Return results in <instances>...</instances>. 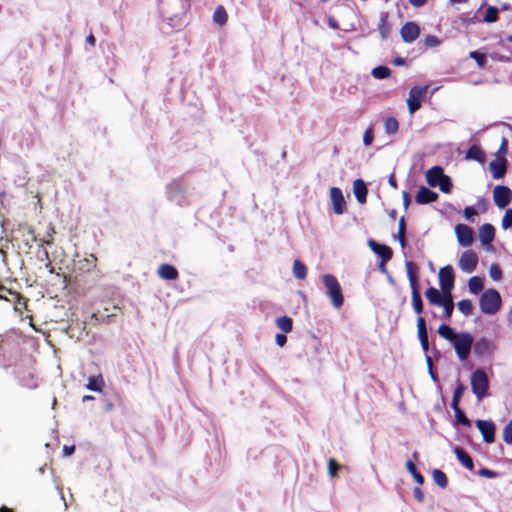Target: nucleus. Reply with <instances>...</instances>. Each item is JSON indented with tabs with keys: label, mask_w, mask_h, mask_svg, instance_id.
I'll return each mask as SVG.
<instances>
[{
	"label": "nucleus",
	"mask_w": 512,
	"mask_h": 512,
	"mask_svg": "<svg viewBox=\"0 0 512 512\" xmlns=\"http://www.w3.org/2000/svg\"><path fill=\"white\" fill-rule=\"evenodd\" d=\"M321 279L326 289V294L331 300L332 306L335 309L341 308L344 303V297L338 279L332 274H324Z\"/></svg>",
	"instance_id": "obj_1"
},
{
	"label": "nucleus",
	"mask_w": 512,
	"mask_h": 512,
	"mask_svg": "<svg viewBox=\"0 0 512 512\" xmlns=\"http://www.w3.org/2000/svg\"><path fill=\"white\" fill-rule=\"evenodd\" d=\"M479 305L481 311L486 315H494L496 314L502 305V298L500 293L493 289L485 290L479 299Z\"/></svg>",
	"instance_id": "obj_2"
},
{
	"label": "nucleus",
	"mask_w": 512,
	"mask_h": 512,
	"mask_svg": "<svg viewBox=\"0 0 512 512\" xmlns=\"http://www.w3.org/2000/svg\"><path fill=\"white\" fill-rule=\"evenodd\" d=\"M166 196L170 202L180 207L188 205L186 186L180 179L172 180L166 186Z\"/></svg>",
	"instance_id": "obj_3"
},
{
	"label": "nucleus",
	"mask_w": 512,
	"mask_h": 512,
	"mask_svg": "<svg viewBox=\"0 0 512 512\" xmlns=\"http://www.w3.org/2000/svg\"><path fill=\"white\" fill-rule=\"evenodd\" d=\"M471 389L478 401L487 396L489 390V380L486 372L477 369L471 374Z\"/></svg>",
	"instance_id": "obj_4"
},
{
	"label": "nucleus",
	"mask_w": 512,
	"mask_h": 512,
	"mask_svg": "<svg viewBox=\"0 0 512 512\" xmlns=\"http://www.w3.org/2000/svg\"><path fill=\"white\" fill-rule=\"evenodd\" d=\"M474 338L469 332H461L457 334V337L452 342L455 353L459 360L465 361L468 359Z\"/></svg>",
	"instance_id": "obj_5"
},
{
	"label": "nucleus",
	"mask_w": 512,
	"mask_h": 512,
	"mask_svg": "<svg viewBox=\"0 0 512 512\" xmlns=\"http://www.w3.org/2000/svg\"><path fill=\"white\" fill-rule=\"evenodd\" d=\"M426 92V86H414L410 89L407 105L411 114L415 113L421 107V99L425 96Z\"/></svg>",
	"instance_id": "obj_6"
},
{
	"label": "nucleus",
	"mask_w": 512,
	"mask_h": 512,
	"mask_svg": "<svg viewBox=\"0 0 512 512\" xmlns=\"http://www.w3.org/2000/svg\"><path fill=\"white\" fill-rule=\"evenodd\" d=\"M458 264H459L460 269L463 272H465L467 274L472 273L476 269L477 264H478L477 253L475 251H473L472 249L465 250L461 254Z\"/></svg>",
	"instance_id": "obj_7"
},
{
	"label": "nucleus",
	"mask_w": 512,
	"mask_h": 512,
	"mask_svg": "<svg viewBox=\"0 0 512 512\" xmlns=\"http://www.w3.org/2000/svg\"><path fill=\"white\" fill-rule=\"evenodd\" d=\"M493 200L498 208H505L512 200V190L507 186L497 185L493 190Z\"/></svg>",
	"instance_id": "obj_8"
},
{
	"label": "nucleus",
	"mask_w": 512,
	"mask_h": 512,
	"mask_svg": "<svg viewBox=\"0 0 512 512\" xmlns=\"http://www.w3.org/2000/svg\"><path fill=\"white\" fill-rule=\"evenodd\" d=\"M439 284L443 292L451 293L454 287V270L452 266L446 265L439 270Z\"/></svg>",
	"instance_id": "obj_9"
},
{
	"label": "nucleus",
	"mask_w": 512,
	"mask_h": 512,
	"mask_svg": "<svg viewBox=\"0 0 512 512\" xmlns=\"http://www.w3.org/2000/svg\"><path fill=\"white\" fill-rule=\"evenodd\" d=\"M455 234L460 246H470L474 241L473 229L465 224H457L455 226Z\"/></svg>",
	"instance_id": "obj_10"
},
{
	"label": "nucleus",
	"mask_w": 512,
	"mask_h": 512,
	"mask_svg": "<svg viewBox=\"0 0 512 512\" xmlns=\"http://www.w3.org/2000/svg\"><path fill=\"white\" fill-rule=\"evenodd\" d=\"M476 426L482 434L483 440L486 443H492L495 440L496 426L493 421L490 420H477Z\"/></svg>",
	"instance_id": "obj_11"
},
{
	"label": "nucleus",
	"mask_w": 512,
	"mask_h": 512,
	"mask_svg": "<svg viewBox=\"0 0 512 512\" xmlns=\"http://www.w3.org/2000/svg\"><path fill=\"white\" fill-rule=\"evenodd\" d=\"M401 38L405 43L414 42L420 35V28L414 22H406L400 30Z\"/></svg>",
	"instance_id": "obj_12"
},
{
	"label": "nucleus",
	"mask_w": 512,
	"mask_h": 512,
	"mask_svg": "<svg viewBox=\"0 0 512 512\" xmlns=\"http://www.w3.org/2000/svg\"><path fill=\"white\" fill-rule=\"evenodd\" d=\"M495 237V228L490 223H484L479 228V240L483 246L486 247L487 250L492 249L491 242Z\"/></svg>",
	"instance_id": "obj_13"
},
{
	"label": "nucleus",
	"mask_w": 512,
	"mask_h": 512,
	"mask_svg": "<svg viewBox=\"0 0 512 512\" xmlns=\"http://www.w3.org/2000/svg\"><path fill=\"white\" fill-rule=\"evenodd\" d=\"M330 198L333 204L334 213L337 215L343 214L345 210V199L341 189L338 187H332L330 189Z\"/></svg>",
	"instance_id": "obj_14"
},
{
	"label": "nucleus",
	"mask_w": 512,
	"mask_h": 512,
	"mask_svg": "<svg viewBox=\"0 0 512 512\" xmlns=\"http://www.w3.org/2000/svg\"><path fill=\"white\" fill-rule=\"evenodd\" d=\"M368 245L371 250L377 254L383 262H388L392 258V249L384 244H379L373 239L368 240Z\"/></svg>",
	"instance_id": "obj_15"
},
{
	"label": "nucleus",
	"mask_w": 512,
	"mask_h": 512,
	"mask_svg": "<svg viewBox=\"0 0 512 512\" xmlns=\"http://www.w3.org/2000/svg\"><path fill=\"white\" fill-rule=\"evenodd\" d=\"M437 199L438 194L425 186H421L415 196V200L418 204H429L435 202Z\"/></svg>",
	"instance_id": "obj_16"
},
{
	"label": "nucleus",
	"mask_w": 512,
	"mask_h": 512,
	"mask_svg": "<svg viewBox=\"0 0 512 512\" xmlns=\"http://www.w3.org/2000/svg\"><path fill=\"white\" fill-rule=\"evenodd\" d=\"M494 350V344L485 337L478 339L474 345V352L479 356L491 355Z\"/></svg>",
	"instance_id": "obj_17"
},
{
	"label": "nucleus",
	"mask_w": 512,
	"mask_h": 512,
	"mask_svg": "<svg viewBox=\"0 0 512 512\" xmlns=\"http://www.w3.org/2000/svg\"><path fill=\"white\" fill-rule=\"evenodd\" d=\"M417 330H418V338L421 344V347L425 353L429 350V341H428V333L426 322L423 317H418L417 319Z\"/></svg>",
	"instance_id": "obj_18"
},
{
	"label": "nucleus",
	"mask_w": 512,
	"mask_h": 512,
	"mask_svg": "<svg viewBox=\"0 0 512 512\" xmlns=\"http://www.w3.org/2000/svg\"><path fill=\"white\" fill-rule=\"evenodd\" d=\"M445 175L442 167L434 166L426 172L427 183L431 187H436Z\"/></svg>",
	"instance_id": "obj_19"
},
{
	"label": "nucleus",
	"mask_w": 512,
	"mask_h": 512,
	"mask_svg": "<svg viewBox=\"0 0 512 512\" xmlns=\"http://www.w3.org/2000/svg\"><path fill=\"white\" fill-rule=\"evenodd\" d=\"M353 192L360 204H364L366 202L367 197V187L365 182L362 179H356L353 183Z\"/></svg>",
	"instance_id": "obj_20"
},
{
	"label": "nucleus",
	"mask_w": 512,
	"mask_h": 512,
	"mask_svg": "<svg viewBox=\"0 0 512 512\" xmlns=\"http://www.w3.org/2000/svg\"><path fill=\"white\" fill-rule=\"evenodd\" d=\"M158 274L164 280H176L179 275L177 269L170 264H161L158 268Z\"/></svg>",
	"instance_id": "obj_21"
},
{
	"label": "nucleus",
	"mask_w": 512,
	"mask_h": 512,
	"mask_svg": "<svg viewBox=\"0 0 512 512\" xmlns=\"http://www.w3.org/2000/svg\"><path fill=\"white\" fill-rule=\"evenodd\" d=\"M489 170L492 173L494 179H501L506 173V160L492 161L489 164Z\"/></svg>",
	"instance_id": "obj_22"
},
{
	"label": "nucleus",
	"mask_w": 512,
	"mask_h": 512,
	"mask_svg": "<svg viewBox=\"0 0 512 512\" xmlns=\"http://www.w3.org/2000/svg\"><path fill=\"white\" fill-rule=\"evenodd\" d=\"M425 296L428 299L429 303L432 305L441 304L443 299L446 297V292L442 293L435 287H430L426 290Z\"/></svg>",
	"instance_id": "obj_23"
},
{
	"label": "nucleus",
	"mask_w": 512,
	"mask_h": 512,
	"mask_svg": "<svg viewBox=\"0 0 512 512\" xmlns=\"http://www.w3.org/2000/svg\"><path fill=\"white\" fill-rule=\"evenodd\" d=\"M465 158L469 159V160L477 161L479 163H484V161H485V154H484V152L482 151V149L480 148L479 145L473 144L466 151Z\"/></svg>",
	"instance_id": "obj_24"
},
{
	"label": "nucleus",
	"mask_w": 512,
	"mask_h": 512,
	"mask_svg": "<svg viewBox=\"0 0 512 512\" xmlns=\"http://www.w3.org/2000/svg\"><path fill=\"white\" fill-rule=\"evenodd\" d=\"M437 306L442 307L444 309L443 317L449 321L453 310H454V301L451 293H446V297L443 299L441 304H438Z\"/></svg>",
	"instance_id": "obj_25"
},
{
	"label": "nucleus",
	"mask_w": 512,
	"mask_h": 512,
	"mask_svg": "<svg viewBox=\"0 0 512 512\" xmlns=\"http://www.w3.org/2000/svg\"><path fill=\"white\" fill-rule=\"evenodd\" d=\"M454 452L456 454V457L458 461L467 469L472 470L474 468V464L472 461V458L469 456V454L462 448L456 447L454 449Z\"/></svg>",
	"instance_id": "obj_26"
},
{
	"label": "nucleus",
	"mask_w": 512,
	"mask_h": 512,
	"mask_svg": "<svg viewBox=\"0 0 512 512\" xmlns=\"http://www.w3.org/2000/svg\"><path fill=\"white\" fill-rule=\"evenodd\" d=\"M438 334L447 341L451 343L457 337V334L454 329L446 324H441L438 328Z\"/></svg>",
	"instance_id": "obj_27"
},
{
	"label": "nucleus",
	"mask_w": 512,
	"mask_h": 512,
	"mask_svg": "<svg viewBox=\"0 0 512 512\" xmlns=\"http://www.w3.org/2000/svg\"><path fill=\"white\" fill-rule=\"evenodd\" d=\"M411 293H412L413 309H414L415 313L421 314L423 312V303H422L421 295L418 291V288L417 287L411 288Z\"/></svg>",
	"instance_id": "obj_28"
},
{
	"label": "nucleus",
	"mask_w": 512,
	"mask_h": 512,
	"mask_svg": "<svg viewBox=\"0 0 512 512\" xmlns=\"http://www.w3.org/2000/svg\"><path fill=\"white\" fill-rule=\"evenodd\" d=\"M293 275L296 279L303 280L307 276V268L303 262L296 259L293 262Z\"/></svg>",
	"instance_id": "obj_29"
},
{
	"label": "nucleus",
	"mask_w": 512,
	"mask_h": 512,
	"mask_svg": "<svg viewBox=\"0 0 512 512\" xmlns=\"http://www.w3.org/2000/svg\"><path fill=\"white\" fill-rule=\"evenodd\" d=\"M276 325L284 333H289L292 331L293 321L288 316H280L276 318Z\"/></svg>",
	"instance_id": "obj_30"
},
{
	"label": "nucleus",
	"mask_w": 512,
	"mask_h": 512,
	"mask_svg": "<svg viewBox=\"0 0 512 512\" xmlns=\"http://www.w3.org/2000/svg\"><path fill=\"white\" fill-rule=\"evenodd\" d=\"M484 284L482 278L473 276L468 280V288L472 294H478L483 290Z\"/></svg>",
	"instance_id": "obj_31"
},
{
	"label": "nucleus",
	"mask_w": 512,
	"mask_h": 512,
	"mask_svg": "<svg viewBox=\"0 0 512 512\" xmlns=\"http://www.w3.org/2000/svg\"><path fill=\"white\" fill-rule=\"evenodd\" d=\"M432 478H433V481L442 489H445L447 486H448V479H447V476L446 474L439 470V469H434L432 471Z\"/></svg>",
	"instance_id": "obj_32"
},
{
	"label": "nucleus",
	"mask_w": 512,
	"mask_h": 512,
	"mask_svg": "<svg viewBox=\"0 0 512 512\" xmlns=\"http://www.w3.org/2000/svg\"><path fill=\"white\" fill-rule=\"evenodd\" d=\"M213 21L220 25V26H223L226 24L227 22V12L225 10V8L223 6H218L215 10H214V13H213Z\"/></svg>",
	"instance_id": "obj_33"
},
{
	"label": "nucleus",
	"mask_w": 512,
	"mask_h": 512,
	"mask_svg": "<svg viewBox=\"0 0 512 512\" xmlns=\"http://www.w3.org/2000/svg\"><path fill=\"white\" fill-rule=\"evenodd\" d=\"M387 18L388 15L386 13H383L378 24V31L382 39H386L390 33V27L388 25Z\"/></svg>",
	"instance_id": "obj_34"
},
{
	"label": "nucleus",
	"mask_w": 512,
	"mask_h": 512,
	"mask_svg": "<svg viewBox=\"0 0 512 512\" xmlns=\"http://www.w3.org/2000/svg\"><path fill=\"white\" fill-rule=\"evenodd\" d=\"M384 129L387 134H396L399 130V123L395 117H388L384 121Z\"/></svg>",
	"instance_id": "obj_35"
},
{
	"label": "nucleus",
	"mask_w": 512,
	"mask_h": 512,
	"mask_svg": "<svg viewBox=\"0 0 512 512\" xmlns=\"http://www.w3.org/2000/svg\"><path fill=\"white\" fill-rule=\"evenodd\" d=\"M406 468L419 485L424 483V477L417 471L416 466L412 460H408L406 462Z\"/></svg>",
	"instance_id": "obj_36"
},
{
	"label": "nucleus",
	"mask_w": 512,
	"mask_h": 512,
	"mask_svg": "<svg viewBox=\"0 0 512 512\" xmlns=\"http://www.w3.org/2000/svg\"><path fill=\"white\" fill-rule=\"evenodd\" d=\"M391 70L387 66H377L372 69L371 74L375 79H386L390 76Z\"/></svg>",
	"instance_id": "obj_37"
},
{
	"label": "nucleus",
	"mask_w": 512,
	"mask_h": 512,
	"mask_svg": "<svg viewBox=\"0 0 512 512\" xmlns=\"http://www.w3.org/2000/svg\"><path fill=\"white\" fill-rule=\"evenodd\" d=\"M405 267H406L410 287L411 288L417 287V279H416V275H415V265L411 261H406Z\"/></svg>",
	"instance_id": "obj_38"
},
{
	"label": "nucleus",
	"mask_w": 512,
	"mask_h": 512,
	"mask_svg": "<svg viewBox=\"0 0 512 512\" xmlns=\"http://www.w3.org/2000/svg\"><path fill=\"white\" fill-rule=\"evenodd\" d=\"M457 308L464 316L471 315L473 311V305L469 299L460 300L457 303Z\"/></svg>",
	"instance_id": "obj_39"
},
{
	"label": "nucleus",
	"mask_w": 512,
	"mask_h": 512,
	"mask_svg": "<svg viewBox=\"0 0 512 512\" xmlns=\"http://www.w3.org/2000/svg\"><path fill=\"white\" fill-rule=\"evenodd\" d=\"M499 10L496 6H489L484 15V22L486 23H494L498 20Z\"/></svg>",
	"instance_id": "obj_40"
},
{
	"label": "nucleus",
	"mask_w": 512,
	"mask_h": 512,
	"mask_svg": "<svg viewBox=\"0 0 512 512\" xmlns=\"http://www.w3.org/2000/svg\"><path fill=\"white\" fill-rule=\"evenodd\" d=\"M101 384H103V380H102L101 376L98 378L90 377L88 380V383L86 384V388L91 391L101 392L102 391Z\"/></svg>",
	"instance_id": "obj_41"
},
{
	"label": "nucleus",
	"mask_w": 512,
	"mask_h": 512,
	"mask_svg": "<svg viewBox=\"0 0 512 512\" xmlns=\"http://www.w3.org/2000/svg\"><path fill=\"white\" fill-rule=\"evenodd\" d=\"M469 57L477 63L478 67L483 68L487 63V57L478 51H472L469 53Z\"/></svg>",
	"instance_id": "obj_42"
},
{
	"label": "nucleus",
	"mask_w": 512,
	"mask_h": 512,
	"mask_svg": "<svg viewBox=\"0 0 512 512\" xmlns=\"http://www.w3.org/2000/svg\"><path fill=\"white\" fill-rule=\"evenodd\" d=\"M439 189L443 193H450L452 189V181L448 175H445V177L442 178V180L437 184Z\"/></svg>",
	"instance_id": "obj_43"
},
{
	"label": "nucleus",
	"mask_w": 512,
	"mask_h": 512,
	"mask_svg": "<svg viewBox=\"0 0 512 512\" xmlns=\"http://www.w3.org/2000/svg\"><path fill=\"white\" fill-rule=\"evenodd\" d=\"M398 239L399 243L402 248H405L406 241H405V220L404 217H401L399 220V227H398Z\"/></svg>",
	"instance_id": "obj_44"
},
{
	"label": "nucleus",
	"mask_w": 512,
	"mask_h": 512,
	"mask_svg": "<svg viewBox=\"0 0 512 512\" xmlns=\"http://www.w3.org/2000/svg\"><path fill=\"white\" fill-rule=\"evenodd\" d=\"M489 276L494 281L501 280V278H502V270H501V268H500V266L498 264H496V263L491 264V266L489 268Z\"/></svg>",
	"instance_id": "obj_45"
},
{
	"label": "nucleus",
	"mask_w": 512,
	"mask_h": 512,
	"mask_svg": "<svg viewBox=\"0 0 512 512\" xmlns=\"http://www.w3.org/2000/svg\"><path fill=\"white\" fill-rule=\"evenodd\" d=\"M503 440L506 444L512 445V419L503 429Z\"/></svg>",
	"instance_id": "obj_46"
},
{
	"label": "nucleus",
	"mask_w": 512,
	"mask_h": 512,
	"mask_svg": "<svg viewBox=\"0 0 512 512\" xmlns=\"http://www.w3.org/2000/svg\"><path fill=\"white\" fill-rule=\"evenodd\" d=\"M455 423L462 424L466 427L471 426V421L466 417L465 413L462 410H458L455 413Z\"/></svg>",
	"instance_id": "obj_47"
},
{
	"label": "nucleus",
	"mask_w": 512,
	"mask_h": 512,
	"mask_svg": "<svg viewBox=\"0 0 512 512\" xmlns=\"http://www.w3.org/2000/svg\"><path fill=\"white\" fill-rule=\"evenodd\" d=\"M501 225L504 230H507L510 227H512V208H509L506 210V212L502 218Z\"/></svg>",
	"instance_id": "obj_48"
},
{
	"label": "nucleus",
	"mask_w": 512,
	"mask_h": 512,
	"mask_svg": "<svg viewBox=\"0 0 512 512\" xmlns=\"http://www.w3.org/2000/svg\"><path fill=\"white\" fill-rule=\"evenodd\" d=\"M373 139H374V132H373V127L372 125H370L364 132V135H363V143L365 146H369L372 144L373 142Z\"/></svg>",
	"instance_id": "obj_49"
},
{
	"label": "nucleus",
	"mask_w": 512,
	"mask_h": 512,
	"mask_svg": "<svg viewBox=\"0 0 512 512\" xmlns=\"http://www.w3.org/2000/svg\"><path fill=\"white\" fill-rule=\"evenodd\" d=\"M424 43L428 47H437L440 45V39L435 35H427L425 37Z\"/></svg>",
	"instance_id": "obj_50"
},
{
	"label": "nucleus",
	"mask_w": 512,
	"mask_h": 512,
	"mask_svg": "<svg viewBox=\"0 0 512 512\" xmlns=\"http://www.w3.org/2000/svg\"><path fill=\"white\" fill-rule=\"evenodd\" d=\"M328 469H329V475L334 478L337 476V470H338V464L334 459H329L328 461Z\"/></svg>",
	"instance_id": "obj_51"
},
{
	"label": "nucleus",
	"mask_w": 512,
	"mask_h": 512,
	"mask_svg": "<svg viewBox=\"0 0 512 512\" xmlns=\"http://www.w3.org/2000/svg\"><path fill=\"white\" fill-rule=\"evenodd\" d=\"M476 215V210L472 206H467L464 209V216L467 220L473 222V216Z\"/></svg>",
	"instance_id": "obj_52"
},
{
	"label": "nucleus",
	"mask_w": 512,
	"mask_h": 512,
	"mask_svg": "<svg viewBox=\"0 0 512 512\" xmlns=\"http://www.w3.org/2000/svg\"><path fill=\"white\" fill-rule=\"evenodd\" d=\"M464 390H465V387L462 383H459L457 385V387L455 388L454 390V393H453V398L454 399H461V397L463 396V393H464Z\"/></svg>",
	"instance_id": "obj_53"
},
{
	"label": "nucleus",
	"mask_w": 512,
	"mask_h": 512,
	"mask_svg": "<svg viewBox=\"0 0 512 512\" xmlns=\"http://www.w3.org/2000/svg\"><path fill=\"white\" fill-rule=\"evenodd\" d=\"M413 495L414 498L419 502L422 503L424 501V493L420 487H415L413 489Z\"/></svg>",
	"instance_id": "obj_54"
},
{
	"label": "nucleus",
	"mask_w": 512,
	"mask_h": 512,
	"mask_svg": "<svg viewBox=\"0 0 512 512\" xmlns=\"http://www.w3.org/2000/svg\"><path fill=\"white\" fill-rule=\"evenodd\" d=\"M507 148H508V140L503 137L501 145L497 151V155H506L507 154Z\"/></svg>",
	"instance_id": "obj_55"
},
{
	"label": "nucleus",
	"mask_w": 512,
	"mask_h": 512,
	"mask_svg": "<svg viewBox=\"0 0 512 512\" xmlns=\"http://www.w3.org/2000/svg\"><path fill=\"white\" fill-rule=\"evenodd\" d=\"M276 344L280 347L284 346L287 342V337L284 334H277L275 337Z\"/></svg>",
	"instance_id": "obj_56"
},
{
	"label": "nucleus",
	"mask_w": 512,
	"mask_h": 512,
	"mask_svg": "<svg viewBox=\"0 0 512 512\" xmlns=\"http://www.w3.org/2000/svg\"><path fill=\"white\" fill-rule=\"evenodd\" d=\"M479 474L483 475V476H486L488 478H494L497 475V473L495 471L489 470L487 468H482L479 471Z\"/></svg>",
	"instance_id": "obj_57"
},
{
	"label": "nucleus",
	"mask_w": 512,
	"mask_h": 512,
	"mask_svg": "<svg viewBox=\"0 0 512 512\" xmlns=\"http://www.w3.org/2000/svg\"><path fill=\"white\" fill-rule=\"evenodd\" d=\"M402 197H403V205H404L405 209H407L411 202V197H410L409 193L406 191H404L402 193Z\"/></svg>",
	"instance_id": "obj_58"
},
{
	"label": "nucleus",
	"mask_w": 512,
	"mask_h": 512,
	"mask_svg": "<svg viewBox=\"0 0 512 512\" xmlns=\"http://www.w3.org/2000/svg\"><path fill=\"white\" fill-rule=\"evenodd\" d=\"M477 206L482 209L483 211L486 210L488 206V201L485 198H479L477 202Z\"/></svg>",
	"instance_id": "obj_59"
},
{
	"label": "nucleus",
	"mask_w": 512,
	"mask_h": 512,
	"mask_svg": "<svg viewBox=\"0 0 512 512\" xmlns=\"http://www.w3.org/2000/svg\"><path fill=\"white\" fill-rule=\"evenodd\" d=\"M9 293L14 296L15 302H17L18 304H25L24 297H22L20 294L12 291H9Z\"/></svg>",
	"instance_id": "obj_60"
},
{
	"label": "nucleus",
	"mask_w": 512,
	"mask_h": 512,
	"mask_svg": "<svg viewBox=\"0 0 512 512\" xmlns=\"http://www.w3.org/2000/svg\"><path fill=\"white\" fill-rule=\"evenodd\" d=\"M75 451V446L74 445H71V446H64L63 448V453L65 456H69L71 454H73Z\"/></svg>",
	"instance_id": "obj_61"
},
{
	"label": "nucleus",
	"mask_w": 512,
	"mask_h": 512,
	"mask_svg": "<svg viewBox=\"0 0 512 512\" xmlns=\"http://www.w3.org/2000/svg\"><path fill=\"white\" fill-rule=\"evenodd\" d=\"M426 2L427 0H409V3L417 8L423 6Z\"/></svg>",
	"instance_id": "obj_62"
},
{
	"label": "nucleus",
	"mask_w": 512,
	"mask_h": 512,
	"mask_svg": "<svg viewBox=\"0 0 512 512\" xmlns=\"http://www.w3.org/2000/svg\"><path fill=\"white\" fill-rule=\"evenodd\" d=\"M459 402H460L459 399H454V398L452 399L451 408L453 409L454 413H456V411H458V410H461L459 407Z\"/></svg>",
	"instance_id": "obj_63"
},
{
	"label": "nucleus",
	"mask_w": 512,
	"mask_h": 512,
	"mask_svg": "<svg viewBox=\"0 0 512 512\" xmlns=\"http://www.w3.org/2000/svg\"><path fill=\"white\" fill-rule=\"evenodd\" d=\"M388 183L391 187H393L394 189L397 188V182H396V178L394 176V174H391L388 178Z\"/></svg>",
	"instance_id": "obj_64"
}]
</instances>
